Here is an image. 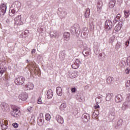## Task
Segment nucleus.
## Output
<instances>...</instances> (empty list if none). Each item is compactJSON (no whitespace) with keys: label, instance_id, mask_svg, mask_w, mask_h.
<instances>
[{"label":"nucleus","instance_id":"nucleus-1","mask_svg":"<svg viewBox=\"0 0 130 130\" xmlns=\"http://www.w3.org/2000/svg\"><path fill=\"white\" fill-rule=\"evenodd\" d=\"M25 82V78L23 76H19L16 78L14 80V83L17 86H21L24 84Z\"/></svg>","mask_w":130,"mask_h":130},{"label":"nucleus","instance_id":"nucleus-2","mask_svg":"<svg viewBox=\"0 0 130 130\" xmlns=\"http://www.w3.org/2000/svg\"><path fill=\"white\" fill-rule=\"evenodd\" d=\"M12 110L11 112V114L12 116L14 117H19L21 115V113H20V110L18 108L14 107H11Z\"/></svg>","mask_w":130,"mask_h":130},{"label":"nucleus","instance_id":"nucleus-3","mask_svg":"<svg viewBox=\"0 0 130 130\" xmlns=\"http://www.w3.org/2000/svg\"><path fill=\"white\" fill-rule=\"evenodd\" d=\"M105 29L111 30L112 29V21L110 20H107L105 22Z\"/></svg>","mask_w":130,"mask_h":130},{"label":"nucleus","instance_id":"nucleus-4","mask_svg":"<svg viewBox=\"0 0 130 130\" xmlns=\"http://www.w3.org/2000/svg\"><path fill=\"white\" fill-rule=\"evenodd\" d=\"M7 11V5L3 4L0 6V16H4Z\"/></svg>","mask_w":130,"mask_h":130},{"label":"nucleus","instance_id":"nucleus-5","mask_svg":"<svg viewBox=\"0 0 130 130\" xmlns=\"http://www.w3.org/2000/svg\"><path fill=\"white\" fill-rule=\"evenodd\" d=\"M34 88V85L32 83L28 82L23 87L25 91H29L30 90H33Z\"/></svg>","mask_w":130,"mask_h":130},{"label":"nucleus","instance_id":"nucleus-6","mask_svg":"<svg viewBox=\"0 0 130 130\" xmlns=\"http://www.w3.org/2000/svg\"><path fill=\"white\" fill-rule=\"evenodd\" d=\"M15 24L18 26L23 24V22H22L21 15H18L14 18Z\"/></svg>","mask_w":130,"mask_h":130},{"label":"nucleus","instance_id":"nucleus-7","mask_svg":"<svg viewBox=\"0 0 130 130\" xmlns=\"http://www.w3.org/2000/svg\"><path fill=\"white\" fill-rule=\"evenodd\" d=\"M13 8L15 10L19 11L20 10V8H21V3L16 1L14 2L11 6V8Z\"/></svg>","mask_w":130,"mask_h":130},{"label":"nucleus","instance_id":"nucleus-8","mask_svg":"<svg viewBox=\"0 0 130 130\" xmlns=\"http://www.w3.org/2000/svg\"><path fill=\"white\" fill-rule=\"evenodd\" d=\"M50 36L51 38H55L56 39H58L59 38V34L56 30L51 31Z\"/></svg>","mask_w":130,"mask_h":130},{"label":"nucleus","instance_id":"nucleus-9","mask_svg":"<svg viewBox=\"0 0 130 130\" xmlns=\"http://www.w3.org/2000/svg\"><path fill=\"white\" fill-rule=\"evenodd\" d=\"M89 33V29L87 27H84L82 29V31L81 33V37L83 38H86L88 36V34Z\"/></svg>","mask_w":130,"mask_h":130},{"label":"nucleus","instance_id":"nucleus-10","mask_svg":"<svg viewBox=\"0 0 130 130\" xmlns=\"http://www.w3.org/2000/svg\"><path fill=\"white\" fill-rule=\"evenodd\" d=\"M1 106L3 111H6V112L9 111L10 107H9V105H8L7 103H3L1 104Z\"/></svg>","mask_w":130,"mask_h":130},{"label":"nucleus","instance_id":"nucleus-11","mask_svg":"<svg viewBox=\"0 0 130 130\" xmlns=\"http://www.w3.org/2000/svg\"><path fill=\"white\" fill-rule=\"evenodd\" d=\"M81 118L84 122H88L90 119V116L88 113H84L82 115Z\"/></svg>","mask_w":130,"mask_h":130},{"label":"nucleus","instance_id":"nucleus-12","mask_svg":"<svg viewBox=\"0 0 130 130\" xmlns=\"http://www.w3.org/2000/svg\"><path fill=\"white\" fill-rule=\"evenodd\" d=\"M19 98L22 101H26L28 99V94L27 93H22L19 95Z\"/></svg>","mask_w":130,"mask_h":130},{"label":"nucleus","instance_id":"nucleus-13","mask_svg":"<svg viewBox=\"0 0 130 130\" xmlns=\"http://www.w3.org/2000/svg\"><path fill=\"white\" fill-rule=\"evenodd\" d=\"M8 120H5L4 122H1V126L2 130H6L8 128Z\"/></svg>","mask_w":130,"mask_h":130},{"label":"nucleus","instance_id":"nucleus-14","mask_svg":"<svg viewBox=\"0 0 130 130\" xmlns=\"http://www.w3.org/2000/svg\"><path fill=\"white\" fill-rule=\"evenodd\" d=\"M122 100H123V98L121 94H118L115 97V101L116 103H120Z\"/></svg>","mask_w":130,"mask_h":130},{"label":"nucleus","instance_id":"nucleus-15","mask_svg":"<svg viewBox=\"0 0 130 130\" xmlns=\"http://www.w3.org/2000/svg\"><path fill=\"white\" fill-rule=\"evenodd\" d=\"M115 116H116V114L115 112V109H113L111 111V113L109 115V118H110L111 120H113L114 118H115Z\"/></svg>","mask_w":130,"mask_h":130},{"label":"nucleus","instance_id":"nucleus-16","mask_svg":"<svg viewBox=\"0 0 130 130\" xmlns=\"http://www.w3.org/2000/svg\"><path fill=\"white\" fill-rule=\"evenodd\" d=\"M76 98L77 100H78V101H79V102H83V101H84V96L81 93H78L76 96Z\"/></svg>","mask_w":130,"mask_h":130},{"label":"nucleus","instance_id":"nucleus-17","mask_svg":"<svg viewBox=\"0 0 130 130\" xmlns=\"http://www.w3.org/2000/svg\"><path fill=\"white\" fill-rule=\"evenodd\" d=\"M59 56L61 61H63V60H64V58H66V51H61L59 52Z\"/></svg>","mask_w":130,"mask_h":130},{"label":"nucleus","instance_id":"nucleus-18","mask_svg":"<svg viewBox=\"0 0 130 130\" xmlns=\"http://www.w3.org/2000/svg\"><path fill=\"white\" fill-rule=\"evenodd\" d=\"M98 57L101 61H104L105 60V58L106 57V55L104 53H100L99 55L98 56Z\"/></svg>","mask_w":130,"mask_h":130},{"label":"nucleus","instance_id":"nucleus-19","mask_svg":"<svg viewBox=\"0 0 130 130\" xmlns=\"http://www.w3.org/2000/svg\"><path fill=\"white\" fill-rule=\"evenodd\" d=\"M55 118L56 120L57 121V122H58V123H60L61 124H62V123H63V118H62V117H61L60 115H57Z\"/></svg>","mask_w":130,"mask_h":130},{"label":"nucleus","instance_id":"nucleus-20","mask_svg":"<svg viewBox=\"0 0 130 130\" xmlns=\"http://www.w3.org/2000/svg\"><path fill=\"white\" fill-rule=\"evenodd\" d=\"M70 34L69 32H64L63 35V37L64 40H66V41H69L70 40Z\"/></svg>","mask_w":130,"mask_h":130},{"label":"nucleus","instance_id":"nucleus-21","mask_svg":"<svg viewBox=\"0 0 130 130\" xmlns=\"http://www.w3.org/2000/svg\"><path fill=\"white\" fill-rule=\"evenodd\" d=\"M47 97L48 99H51L53 97V92L51 89H49L47 92Z\"/></svg>","mask_w":130,"mask_h":130},{"label":"nucleus","instance_id":"nucleus-22","mask_svg":"<svg viewBox=\"0 0 130 130\" xmlns=\"http://www.w3.org/2000/svg\"><path fill=\"white\" fill-rule=\"evenodd\" d=\"M121 26H122V22H119L118 24L115 27L114 30L116 32H118L121 29Z\"/></svg>","mask_w":130,"mask_h":130},{"label":"nucleus","instance_id":"nucleus-23","mask_svg":"<svg viewBox=\"0 0 130 130\" xmlns=\"http://www.w3.org/2000/svg\"><path fill=\"white\" fill-rule=\"evenodd\" d=\"M28 34H29V30H25L21 34L20 37V38H26V37L28 36Z\"/></svg>","mask_w":130,"mask_h":130},{"label":"nucleus","instance_id":"nucleus-24","mask_svg":"<svg viewBox=\"0 0 130 130\" xmlns=\"http://www.w3.org/2000/svg\"><path fill=\"white\" fill-rule=\"evenodd\" d=\"M58 11L60 12V14H61V16L63 17V18H64V17H66V16L67 15V12H66L64 10L61 8H59Z\"/></svg>","mask_w":130,"mask_h":130},{"label":"nucleus","instance_id":"nucleus-25","mask_svg":"<svg viewBox=\"0 0 130 130\" xmlns=\"http://www.w3.org/2000/svg\"><path fill=\"white\" fill-rule=\"evenodd\" d=\"M56 93L58 96H61L62 95V89L61 87H57L56 88Z\"/></svg>","mask_w":130,"mask_h":130},{"label":"nucleus","instance_id":"nucleus-26","mask_svg":"<svg viewBox=\"0 0 130 130\" xmlns=\"http://www.w3.org/2000/svg\"><path fill=\"white\" fill-rule=\"evenodd\" d=\"M112 97H113V93H107L106 96V101H110L112 99Z\"/></svg>","mask_w":130,"mask_h":130},{"label":"nucleus","instance_id":"nucleus-27","mask_svg":"<svg viewBox=\"0 0 130 130\" xmlns=\"http://www.w3.org/2000/svg\"><path fill=\"white\" fill-rule=\"evenodd\" d=\"M128 105H129V103L127 102L123 103L122 106V110H125L127 108H128Z\"/></svg>","mask_w":130,"mask_h":130},{"label":"nucleus","instance_id":"nucleus-28","mask_svg":"<svg viewBox=\"0 0 130 130\" xmlns=\"http://www.w3.org/2000/svg\"><path fill=\"white\" fill-rule=\"evenodd\" d=\"M75 30V34L76 35H80V34H81V28L78 24H76V28Z\"/></svg>","mask_w":130,"mask_h":130},{"label":"nucleus","instance_id":"nucleus-29","mask_svg":"<svg viewBox=\"0 0 130 130\" xmlns=\"http://www.w3.org/2000/svg\"><path fill=\"white\" fill-rule=\"evenodd\" d=\"M115 0H111L110 1L109 3V7L110 8V9H112L113 8H114V6H115Z\"/></svg>","mask_w":130,"mask_h":130},{"label":"nucleus","instance_id":"nucleus-30","mask_svg":"<svg viewBox=\"0 0 130 130\" xmlns=\"http://www.w3.org/2000/svg\"><path fill=\"white\" fill-rule=\"evenodd\" d=\"M113 81H114V78H113L111 77H109L107 79V83L109 85L112 84V83H113Z\"/></svg>","mask_w":130,"mask_h":130},{"label":"nucleus","instance_id":"nucleus-31","mask_svg":"<svg viewBox=\"0 0 130 130\" xmlns=\"http://www.w3.org/2000/svg\"><path fill=\"white\" fill-rule=\"evenodd\" d=\"M16 13H18V11L13 8L11 10V12L9 11V15L11 17H13V16H15V14H16Z\"/></svg>","mask_w":130,"mask_h":130},{"label":"nucleus","instance_id":"nucleus-32","mask_svg":"<svg viewBox=\"0 0 130 130\" xmlns=\"http://www.w3.org/2000/svg\"><path fill=\"white\" fill-rule=\"evenodd\" d=\"M70 77L71 78V79H74L75 78L77 77V72H75V71H73L72 72H71L70 73Z\"/></svg>","mask_w":130,"mask_h":130},{"label":"nucleus","instance_id":"nucleus-33","mask_svg":"<svg viewBox=\"0 0 130 130\" xmlns=\"http://www.w3.org/2000/svg\"><path fill=\"white\" fill-rule=\"evenodd\" d=\"M85 17L86 19L90 17V9H86V12L85 13Z\"/></svg>","mask_w":130,"mask_h":130},{"label":"nucleus","instance_id":"nucleus-34","mask_svg":"<svg viewBox=\"0 0 130 130\" xmlns=\"http://www.w3.org/2000/svg\"><path fill=\"white\" fill-rule=\"evenodd\" d=\"M122 119H120L118 122H117V124L115 126V128H118V127L120 126V125H121V124H122Z\"/></svg>","mask_w":130,"mask_h":130},{"label":"nucleus","instance_id":"nucleus-35","mask_svg":"<svg viewBox=\"0 0 130 130\" xmlns=\"http://www.w3.org/2000/svg\"><path fill=\"white\" fill-rule=\"evenodd\" d=\"M82 54H83V55L85 56V57L88 56V55H90V52L89 51H87L86 50V49H85L83 52H82Z\"/></svg>","mask_w":130,"mask_h":130},{"label":"nucleus","instance_id":"nucleus-36","mask_svg":"<svg viewBox=\"0 0 130 130\" xmlns=\"http://www.w3.org/2000/svg\"><path fill=\"white\" fill-rule=\"evenodd\" d=\"M76 24L71 28L70 32L72 34H75L76 33Z\"/></svg>","mask_w":130,"mask_h":130},{"label":"nucleus","instance_id":"nucleus-37","mask_svg":"<svg viewBox=\"0 0 130 130\" xmlns=\"http://www.w3.org/2000/svg\"><path fill=\"white\" fill-rule=\"evenodd\" d=\"M6 72V68L4 67V66L0 67V74L1 75H3L4 73Z\"/></svg>","mask_w":130,"mask_h":130},{"label":"nucleus","instance_id":"nucleus-38","mask_svg":"<svg viewBox=\"0 0 130 130\" xmlns=\"http://www.w3.org/2000/svg\"><path fill=\"white\" fill-rule=\"evenodd\" d=\"M67 108V105H66L65 103H62L60 106V110H64V109Z\"/></svg>","mask_w":130,"mask_h":130},{"label":"nucleus","instance_id":"nucleus-39","mask_svg":"<svg viewBox=\"0 0 130 130\" xmlns=\"http://www.w3.org/2000/svg\"><path fill=\"white\" fill-rule=\"evenodd\" d=\"M124 14L125 16V18H128L129 16V10L128 11H124Z\"/></svg>","mask_w":130,"mask_h":130},{"label":"nucleus","instance_id":"nucleus-40","mask_svg":"<svg viewBox=\"0 0 130 130\" xmlns=\"http://www.w3.org/2000/svg\"><path fill=\"white\" fill-rule=\"evenodd\" d=\"M79 67H80V66H78V64H76L75 63H74V64H73L72 65V68L75 70H77V69H79Z\"/></svg>","mask_w":130,"mask_h":130},{"label":"nucleus","instance_id":"nucleus-41","mask_svg":"<svg viewBox=\"0 0 130 130\" xmlns=\"http://www.w3.org/2000/svg\"><path fill=\"white\" fill-rule=\"evenodd\" d=\"M120 46H121V44L120 43H117L116 45V50H118V49L120 48Z\"/></svg>","mask_w":130,"mask_h":130},{"label":"nucleus","instance_id":"nucleus-42","mask_svg":"<svg viewBox=\"0 0 130 130\" xmlns=\"http://www.w3.org/2000/svg\"><path fill=\"white\" fill-rule=\"evenodd\" d=\"M45 118L46 120H50L51 118L50 115L49 114H46Z\"/></svg>","mask_w":130,"mask_h":130},{"label":"nucleus","instance_id":"nucleus-43","mask_svg":"<svg viewBox=\"0 0 130 130\" xmlns=\"http://www.w3.org/2000/svg\"><path fill=\"white\" fill-rule=\"evenodd\" d=\"M126 102H128V103L130 102V93L127 94Z\"/></svg>","mask_w":130,"mask_h":130},{"label":"nucleus","instance_id":"nucleus-44","mask_svg":"<svg viewBox=\"0 0 130 130\" xmlns=\"http://www.w3.org/2000/svg\"><path fill=\"white\" fill-rule=\"evenodd\" d=\"M102 101V99H100L99 98L95 99V102L97 104H99V103H101Z\"/></svg>","mask_w":130,"mask_h":130},{"label":"nucleus","instance_id":"nucleus-45","mask_svg":"<svg viewBox=\"0 0 130 130\" xmlns=\"http://www.w3.org/2000/svg\"><path fill=\"white\" fill-rule=\"evenodd\" d=\"M97 8L98 12H99V13H100V12H101V9H102V5H101V6L98 5Z\"/></svg>","mask_w":130,"mask_h":130},{"label":"nucleus","instance_id":"nucleus-46","mask_svg":"<svg viewBox=\"0 0 130 130\" xmlns=\"http://www.w3.org/2000/svg\"><path fill=\"white\" fill-rule=\"evenodd\" d=\"M75 63H76V64H77L80 67V64H81V61H80V60H79L78 59H76Z\"/></svg>","mask_w":130,"mask_h":130},{"label":"nucleus","instance_id":"nucleus-47","mask_svg":"<svg viewBox=\"0 0 130 130\" xmlns=\"http://www.w3.org/2000/svg\"><path fill=\"white\" fill-rule=\"evenodd\" d=\"M120 17H121L120 14H118L116 16V17L115 18V20H116L118 21H119V19H120Z\"/></svg>","mask_w":130,"mask_h":130},{"label":"nucleus","instance_id":"nucleus-48","mask_svg":"<svg viewBox=\"0 0 130 130\" xmlns=\"http://www.w3.org/2000/svg\"><path fill=\"white\" fill-rule=\"evenodd\" d=\"M12 125L13 127H15V128H18V126H19V124L17 123H14L12 124Z\"/></svg>","mask_w":130,"mask_h":130},{"label":"nucleus","instance_id":"nucleus-49","mask_svg":"<svg viewBox=\"0 0 130 130\" xmlns=\"http://www.w3.org/2000/svg\"><path fill=\"white\" fill-rule=\"evenodd\" d=\"M129 71H130L129 68H127L125 69V74H126V75H128V74H129Z\"/></svg>","mask_w":130,"mask_h":130},{"label":"nucleus","instance_id":"nucleus-50","mask_svg":"<svg viewBox=\"0 0 130 130\" xmlns=\"http://www.w3.org/2000/svg\"><path fill=\"white\" fill-rule=\"evenodd\" d=\"M76 91H77V88H76V87L71 88V91L72 93H76Z\"/></svg>","mask_w":130,"mask_h":130},{"label":"nucleus","instance_id":"nucleus-51","mask_svg":"<svg viewBox=\"0 0 130 130\" xmlns=\"http://www.w3.org/2000/svg\"><path fill=\"white\" fill-rule=\"evenodd\" d=\"M94 53L95 54L97 55L99 53V49L98 48H95L94 50Z\"/></svg>","mask_w":130,"mask_h":130},{"label":"nucleus","instance_id":"nucleus-52","mask_svg":"<svg viewBox=\"0 0 130 130\" xmlns=\"http://www.w3.org/2000/svg\"><path fill=\"white\" fill-rule=\"evenodd\" d=\"M94 27H95V25H94V23L92 22V23L90 24V29H94Z\"/></svg>","mask_w":130,"mask_h":130},{"label":"nucleus","instance_id":"nucleus-53","mask_svg":"<svg viewBox=\"0 0 130 130\" xmlns=\"http://www.w3.org/2000/svg\"><path fill=\"white\" fill-rule=\"evenodd\" d=\"M32 108H32V107H30V108H27L28 111H29V112H30V113L32 112Z\"/></svg>","mask_w":130,"mask_h":130},{"label":"nucleus","instance_id":"nucleus-54","mask_svg":"<svg viewBox=\"0 0 130 130\" xmlns=\"http://www.w3.org/2000/svg\"><path fill=\"white\" fill-rule=\"evenodd\" d=\"M38 102L39 104H41V103H42V101L41 100V98H39L38 100Z\"/></svg>","mask_w":130,"mask_h":130},{"label":"nucleus","instance_id":"nucleus-55","mask_svg":"<svg viewBox=\"0 0 130 130\" xmlns=\"http://www.w3.org/2000/svg\"><path fill=\"white\" fill-rule=\"evenodd\" d=\"M128 44H129V40L125 42V45H126V47H127V46H128Z\"/></svg>","mask_w":130,"mask_h":130},{"label":"nucleus","instance_id":"nucleus-56","mask_svg":"<svg viewBox=\"0 0 130 130\" xmlns=\"http://www.w3.org/2000/svg\"><path fill=\"white\" fill-rule=\"evenodd\" d=\"M114 38H115L114 37H112L111 38H110V40L111 42H113V41L114 40Z\"/></svg>","mask_w":130,"mask_h":130},{"label":"nucleus","instance_id":"nucleus-57","mask_svg":"<svg viewBox=\"0 0 130 130\" xmlns=\"http://www.w3.org/2000/svg\"><path fill=\"white\" fill-rule=\"evenodd\" d=\"M128 60H130V56L128 57L127 58L126 63H127V66H128Z\"/></svg>","mask_w":130,"mask_h":130},{"label":"nucleus","instance_id":"nucleus-58","mask_svg":"<svg viewBox=\"0 0 130 130\" xmlns=\"http://www.w3.org/2000/svg\"><path fill=\"white\" fill-rule=\"evenodd\" d=\"M36 51V50L35 49H33L31 50V54H33V53H35Z\"/></svg>","mask_w":130,"mask_h":130},{"label":"nucleus","instance_id":"nucleus-59","mask_svg":"<svg viewBox=\"0 0 130 130\" xmlns=\"http://www.w3.org/2000/svg\"><path fill=\"white\" fill-rule=\"evenodd\" d=\"M121 64H123V66H125V64H126V62H125V61H122L121 62Z\"/></svg>","mask_w":130,"mask_h":130},{"label":"nucleus","instance_id":"nucleus-60","mask_svg":"<svg viewBox=\"0 0 130 130\" xmlns=\"http://www.w3.org/2000/svg\"><path fill=\"white\" fill-rule=\"evenodd\" d=\"M99 107H100V106H99V105H96L94 106L95 109L99 108Z\"/></svg>","mask_w":130,"mask_h":130},{"label":"nucleus","instance_id":"nucleus-61","mask_svg":"<svg viewBox=\"0 0 130 130\" xmlns=\"http://www.w3.org/2000/svg\"><path fill=\"white\" fill-rule=\"evenodd\" d=\"M102 97H103L102 95H99L98 97L96 98H99V99H102Z\"/></svg>","mask_w":130,"mask_h":130},{"label":"nucleus","instance_id":"nucleus-62","mask_svg":"<svg viewBox=\"0 0 130 130\" xmlns=\"http://www.w3.org/2000/svg\"><path fill=\"white\" fill-rule=\"evenodd\" d=\"M117 22H118L116 19H114V20H113V23H114L115 24L116 23H117Z\"/></svg>","mask_w":130,"mask_h":130},{"label":"nucleus","instance_id":"nucleus-63","mask_svg":"<svg viewBox=\"0 0 130 130\" xmlns=\"http://www.w3.org/2000/svg\"><path fill=\"white\" fill-rule=\"evenodd\" d=\"M101 5H102V3L100 2L98 3V6H101Z\"/></svg>","mask_w":130,"mask_h":130},{"label":"nucleus","instance_id":"nucleus-64","mask_svg":"<svg viewBox=\"0 0 130 130\" xmlns=\"http://www.w3.org/2000/svg\"><path fill=\"white\" fill-rule=\"evenodd\" d=\"M47 130H53V129L49 128L47 129Z\"/></svg>","mask_w":130,"mask_h":130}]
</instances>
